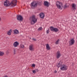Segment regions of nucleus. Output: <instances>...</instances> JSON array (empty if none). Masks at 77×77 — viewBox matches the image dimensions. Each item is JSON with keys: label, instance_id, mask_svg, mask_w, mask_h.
Returning a JSON list of instances; mask_svg holds the SVG:
<instances>
[{"label": "nucleus", "instance_id": "32", "mask_svg": "<svg viewBox=\"0 0 77 77\" xmlns=\"http://www.w3.org/2000/svg\"><path fill=\"white\" fill-rule=\"evenodd\" d=\"M4 77H8L7 75H5Z\"/></svg>", "mask_w": 77, "mask_h": 77}, {"label": "nucleus", "instance_id": "16", "mask_svg": "<svg viewBox=\"0 0 77 77\" xmlns=\"http://www.w3.org/2000/svg\"><path fill=\"white\" fill-rule=\"evenodd\" d=\"M14 34H17V33H18L19 32L18 30L17 29L14 30Z\"/></svg>", "mask_w": 77, "mask_h": 77}, {"label": "nucleus", "instance_id": "18", "mask_svg": "<svg viewBox=\"0 0 77 77\" xmlns=\"http://www.w3.org/2000/svg\"><path fill=\"white\" fill-rule=\"evenodd\" d=\"M4 53L3 52L0 51V56H3Z\"/></svg>", "mask_w": 77, "mask_h": 77}, {"label": "nucleus", "instance_id": "14", "mask_svg": "<svg viewBox=\"0 0 77 77\" xmlns=\"http://www.w3.org/2000/svg\"><path fill=\"white\" fill-rule=\"evenodd\" d=\"M23 17L21 15H20V21H23Z\"/></svg>", "mask_w": 77, "mask_h": 77}, {"label": "nucleus", "instance_id": "13", "mask_svg": "<svg viewBox=\"0 0 77 77\" xmlns=\"http://www.w3.org/2000/svg\"><path fill=\"white\" fill-rule=\"evenodd\" d=\"M12 33V29H10L8 32H7V34L8 35H11V33Z\"/></svg>", "mask_w": 77, "mask_h": 77}, {"label": "nucleus", "instance_id": "9", "mask_svg": "<svg viewBox=\"0 0 77 77\" xmlns=\"http://www.w3.org/2000/svg\"><path fill=\"white\" fill-rule=\"evenodd\" d=\"M29 50L31 51H34V48H33V45H31L29 46Z\"/></svg>", "mask_w": 77, "mask_h": 77}, {"label": "nucleus", "instance_id": "23", "mask_svg": "<svg viewBox=\"0 0 77 77\" xmlns=\"http://www.w3.org/2000/svg\"><path fill=\"white\" fill-rule=\"evenodd\" d=\"M6 54H7V55H8L9 54V51H7L6 52Z\"/></svg>", "mask_w": 77, "mask_h": 77}, {"label": "nucleus", "instance_id": "12", "mask_svg": "<svg viewBox=\"0 0 77 77\" xmlns=\"http://www.w3.org/2000/svg\"><path fill=\"white\" fill-rule=\"evenodd\" d=\"M44 5L46 6H47L48 7V2H47V1H45L44 2Z\"/></svg>", "mask_w": 77, "mask_h": 77}, {"label": "nucleus", "instance_id": "22", "mask_svg": "<svg viewBox=\"0 0 77 77\" xmlns=\"http://www.w3.org/2000/svg\"><path fill=\"white\" fill-rule=\"evenodd\" d=\"M21 47L22 48H24V46L23 45H20Z\"/></svg>", "mask_w": 77, "mask_h": 77}, {"label": "nucleus", "instance_id": "25", "mask_svg": "<svg viewBox=\"0 0 77 77\" xmlns=\"http://www.w3.org/2000/svg\"><path fill=\"white\" fill-rule=\"evenodd\" d=\"M32 67H35V64H33L32 65Z\"/></svg>", "mask_w": 77, "mask_h": 77}, {"label": "nucleus", "instance_id": "4", "mask_svg": "<svg viewBox=\"0 0 77 77\" xmlns=\"http://www.w3.org/2000/svg\"><path fill=\"white\" fill-rule=\"evenodd\" d=\"M67 66L65 65H63L61 66L60 69L62 71H65V70H67Z\"/></svg>", "mask_w": 77, "mask_h": 77}, {"label": "nucleus", "instance_id": "29", "mask_svg": "<svg viewBox=\"0 0 77 77\" xmlns=\"http://www.w3.org/2000/svg\"><path fill=\"white\" fill-rule=\"evenodd\" d=\"M47 33H49V29H48L47 31Z\"/></svg>", "mask_w": 77, "mask_h": 77}, {"label": "nucleus", "instance_id": "11", "mask_svg": "<svg viewBox=\"0 0 77 77\" xmlns=\"http://www.w3.org/2000/svg\"><path fill=\"white\" fill-rule=\"evenodd\" d=\"M72 8L73 10H75L76 9V5L74 4H73L72 5Z\"/></svg>", "mask_w": 77, "mask_h": 77}, {"label": "nucleus", "instance_id": "2", "mask_svg": "<svg viewBox=\"0 0 77 77\" xmlns=\"http://www.w3.org/2000/svg\"><path fill=\"white\" fill-rule=\"evenodd\" d=\"M35 17V15H33L29 18L31 24L32 25H33V24H35L37 22V19Z\"/></svg>", "mask_w": 77, "mask_h": 77}, {"label": "nucleus", "instance_id": "21", "mask_svg": "<svg viewBox=\"0 0 77 77\" xmlns=\"http://www.w3.org/2000/svg\"><path fill=\"white\" fill-rule=\"evenodd\" d=\"M42 30V28L41 27H40L38 29V30L39 31V30Z\"/></svg>", "mask_w": 77, "mask_h": 77}, {"label": "nucleus", "instance_id": "8", "mask_svg": "<svg viewBox=\"0 0 77 77\" xmlns=\"http://www.w3.org/2000/svg\"><path fill=\"white\" fill-rule=\"evenodd\" d=\"M61 56V54H60V52L58 51L57 52L56 54V57L57 59H59Z\"/></svg>", "mask_w": 77, "mask_h": 77}, {"label": "nucleus", "instance_id": "26", "mask_svg": "<svg viewBox=\"0 0 77 77\" xmlns=\"http://www.w3.org/2000/svg\"><path fill=\"white\" fill-rule=\"evenodd\" d=\"M32 72H33V73H34V74H35V73H36V71L33 70L32 71Z\"/></svg>", "mask_w": 77, "mask_h": 77}, {"label": "nucleus", "instance_id": "28", "mask_svg": "<svg viewBox=\"0 0 77 77\" xmlns=\"http://www.w3.org/2000/svg\"><path fill=\"white\" fill-rule=\"evenodd\" d=\"M67 8V6H66V5H64V8Z\"/></svg>", "mask_w": 77, "mask_h": 77}, {"label": "nucleus", "instance_id": "30", "mask_svg": "<svg viewBox=\"0 0 77 77\" xmlns=\"http://www.w3.org/2000/svg\"><path fill=\"white\" fill-rule=\"evenodd\" d=\"M32 39L34 41H36V38H33Z\"/></svg>", "mask_w": 77, "mask_h": 77}, {"label": "nucleus", "instance_id": "6", "mask_svg": "<svg viewBox=\"0 0 77 77\" xmlns=\"http://www.w3.org/2000/svg\"><path fill=\"white\" fill-rule=\"evenodd\" d=\"M37 3L35 2H33L31 5V6L32 9H34L35 7H36L37 6Z\"/></svg>", "mask_w": 77, "mask_h": 77}, {"label": "nucleus", "instance_id": "20", "mask_svg": "<svg viewBox=\"0 0 77 77\" xmlns=\"http://www.w3.org/2000/svg\"><path fill=\"white\" fill-rule=\"evenodd\" d=\"M59 39H58L56 42H55V43L57 45L58 44H59Z\"/></svg>", "mask_w": 77, "mask_h": 77}, {"label": "nucleus", "instance_id": "31", "mask_svg": "<svg viewBox=\"0 0 77 77\" xmlns=\"http://www.w3.org/2000/svg\"><path fill=\"white\" fill-rule=\"evenodd\" d=\"M59 64H60L59 63H58V65L57 66V67H58V68H59L60 66L59 65Z\"/></svg>", "mask_w": 77, "mask_h": 77}, {"label": "nucleus", "instance_id": "10", "mask_svg": "<svg viewBox=\"0 0 77 77\" xmlns=\"http://www.w3.org/2000/svg\"><path fill=\"white\" fill-rule=\"evenodd\" d=\"M40 17L41 18H42V19H43L44 18V17H45V15H44V14L42 13L40 14Z\"/></svg>", "mask_w": 77, "mask_h": 77}, {"label": "nucleus", "instance_id": "33", "mask_svg": "<svg viewBox=\"0 0 77 77\" xmlns=\"http://www.w3.org/2000/svg\"><path fill=\"white\" fill-rule=\"evenodd\" d=\"M55 72H56V73L57 72V71H55Z\"/></svg>", "mask_w": 77, "mask_h": 77}, {"label": "nucleus", "instance_id": "24", "mask_svg": "<svg viewBox=\"0 0 77 77\" xmlns=\"http://www.w3.org/2000/svg\"><path fill=\"white\" fill-rule=\"evenodd\" d=\"M13 46L14 47H18V46H17V45H14V44H13Z\"/></svg>", "mask_w": 77, "mask_h": 77}, {"label": "nucleus", "instance_id": "1", "mask_svg": "<svg viewBox=\"0 0 77 77\" xmlns=\"http://www.w3.org/2000/svg\"><path fill=\"white\" fill-rule=\"evenodd\" d=\"M17 0H14L12 1L11 3H10L9 1H8L7 0L5 1L4 3V4L5 6H8L10 5L11 7H14L16 6L17 5Z\"/></svg>", "mask_w": 77, "mask_h": 77}, {"label": "nucleus", "instance_id": "17", "mask_svg": "<svg viewBox=\"0 0 77 77\" xmlns=\"http://www.w3.org/2000/svg\"><path fill=\"white\" fill-rule=\"evenodd\" d=\"M13 44L16 45H17L18 46V45L19 44V43H18V42L16 41V42H14Z\"/></svg>", "mask_w": 77, "mask_h": 77}, {"label": "nucleus", "instance_id": "19", "mask_svg": "<svg viewBox=\"0 0 77 77\" xmlns=\"http://www.w3.org/2000/svg\"><path fill=\"white\" fill-rule=\"evenodd\" d=\"M17 19L18 21H20V15H17Z\"/></svg>", "mask_w": 77, "mask_h": 77}, {"label": "nucleus", "instance_id": "3", "mask_svg": "<svg viewBox=\"0 0 77 77\" xmlns=\"http://www.w3.org/2000/svg\"><path fill=\"white\" fill-rule=\"evenodd\" d=\"M56 5L58 9H62L63 8V5H62V3L60 2H57L56 3Z\"/></svg>", "mask_w": 77, "mask_h": 77}, {"label": "nucleus", "instance_id": "15", "mask_svg": "<svg viewBox=\"0 0 77 77\" xmlns=\"http://www.w3.org/2000/svg\"><path fill=\"white\" fill-rule=\"evenodd\" d=\"M46 47L47 50H50V47L49 46V45L48 44H47L46 45Z\"/></svg>", "mask_w": 77, "mask_h": 77}, {"label": "nucleus", "instance_id": "5", "mask_svg": "<svg viewBox=\"0 0 77 77\" xmlns=\"http://www.w3.org/2000/svg\"><path fill=\"white\" fill-rule=\"evenodd\" d=\"M70 45H72L75 43V40L74 38H71L69 42Z\"/></svg>", "mask_w": 77, "mask_h": 77}, {"label": "nucleus", "instance_id": "7", "mask_svg": "<svg viewBox=\"0 0 77 77\" xmlns=\"http://www.w3.org/2000/svg\"><path fill=\"white\" fill-rule=\"evenodd\" d=\"M50 29L51 31H54V32H57L58 31V29L56 28H54L53 26H51L50 27Z\"/></svg>", "mask_w": 77, "mask_h": 77}, {"label": "nucleus", "instance_id": "27", "mask_svg": "<svg viewBox=\"0 0 77 77\" xmlns=\"http://www.w3.org/2000/svg\"><path fill=\"white\" fill-rule=\"evenodd\" d=\"M14 54H15V52H16L15 49H14Z\"/></svg>", "mask_w": 77, "mask_h": 77}]
</instances>
